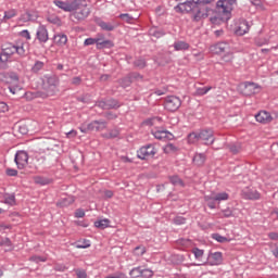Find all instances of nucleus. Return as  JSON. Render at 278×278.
Listing matches in <instances>:
<instances>
[{
    "label": "nucleus",
    "mask_w": 278,
    "mask_h": 278,
    "mask_svg": "<svg viewBox=\"0 0 278 278\" xmlns=\"http://www.w3.org/2000/svg\"><path fill=\"white\" fill-rule=\"evenodd\" d=\"M8 110V104H5V102H0V112L5 113Z\"/></svg>",
    "instance_id": "nucleus-63"
},
{
    "label": "nucleus",
    "mask_w": 278,
    "mask_h": 278,
    "mask_svg": "<svg viewBox=\"0 0 278 278\" xmlns=\"http://www.w3.org/2000/svg\"><path fill=\"white\" fill-rule=\"evenodd\" d=\"M161 124H162L161 117H153L150 119V125H152V126L161 125Z\"/></svg>",
    "instance_id": "nucleus-58"
},
{
    "label": "nucleus",
    "mask_w": 278,
    "mask_h": 278,
    "mask_svg": "<svg viewBox=\"0 0 278 278\" xmlns=\"http://www.w3.org/2000/svg\"><path fill=\"white\" fill-rule=\"evenodd\" d=\"M199 134H200V140H202L204 144H214V140H216L214 138V130L204 129V130H201Z\"/></svg>",
    "instance_id": "nucleus-15"
},
{
    "label": "nucleus",
    "mask_w": 278,
    "mask_h": 278,
    "mask_svg": "<svg viewBox=\"0 0 278 278\" xmlns=\"http://www.w3.org/2000/svg\"><path fill=\"white\" fill-rule=\"evenodd\" d=\"M169 181H170V184H173V186H182L184 187V181L180 180V178L178 176L169 177Z\"/></svg>",
    "instance_id": "nucleus-42"
},
{
    "label": "nucleus",
    "mask_w": 278,
    "mask_h": 278,
    "mask_svg": "<svg viewBox=\"0 0 278 278\" xmlns=\"http://www.w3.org/2000/svg\"><path fill=\"white\" fill-rule=\"evenodd\" d=\"M75 203V198L72 195H68L66 198L61 199L60 202H58L59 207H68V205H73Z\"/></svg>",
    "instance_id": "nucleus-26"
},
{
    "label": "nucleus",
    "mask_w": 278,
    "mask_h": 278,
    "mask_svg": "<svg viewBox=\"0 0 278 278\" xmlns=\"http://www.w3.org/2000/svg\"><path fill=\"white\" fill-rule=\"evenodd\" d=\"M16 14H18L16 9H10L9 11L4 12L3 20L4 21H10V18H14V16H16Z\"/></svg>",
    "instance_id": "nucleus-34"
},
{
    "label": "nucleus",
    "mask_w": 278,
    "mask_h": 278,
    "mask_svg": "<svg viewBox=\"0 0 278 278\" xmlns=\"http://www.w3.org/2000/svg\"><path fill=\"white\" fill-rule=\"evenodd\" d=\"M250 29L251 26L249 25V22H247V20H239L237 27L235 29V34L237 36H244V34H249Z\"/></svg>",
    "instance_id": "nucleus-16"
},
{
    "label": "nucleus",
    "mask_w": 278,
    "mask_h": 278,
    "mask_svg": "<svg viewBox=\"0 0 278 278\" xmlns=\"http://www.w3.org/2000/svg\"><path fill=\"white\" fill-rule=\"evenodd\" d=\"M42 90L38 91L37 97L47 99V97H54L60 90L58 89V78L55 76H45L42 79Z\"/></svg>",
    "instance_id": "nucleus-2"
},
{
    "label": "nucleus",
    "mask_w": 278,
    "mask_h": 278,
    "mask_svg": "<svg viewBox=\"0 0 278 278\" xmlns=\"http://www.w3.org/2000/svg\"><path fill=\"white\" fill-rule=\"evenodd\" d=\"M268 238H270V240H278V232H269Z\"/></svg>",
    "instance_id": "nucleus-64"
},
{
    "label": "nucleus",
    "mask_w": 278,
    "mask_h": 278,
    "mask_svg": "<svg viewBox=\"0 0 278 278\" xmlns=\"http://www.w3.org/2000/svg\"><path fill=\"white\" fill-rule=\"evenodd\" d=\"M211 53H215L216 55H222V53H226L223 56L225 62H232L233 60V51H231V47L227 42H218L210 47Z\"/></svg>",
    "instance_id": "nucleus-5"
},
{
    "label": "nucleus",
    "mask_w": 278,
    "mask_h": 278,
    "mask_svg": "<svg viewBox=\"0 0 278 278\" xmlns=\"http://www.w3.org/2000/svg\"><path fill=\"white\" fill-rule=\"evenodd\" d=\"M99 42L98 38H87L84 42L85 47H90V45H97Z\"/></svg>",
    "instance_id": "nucleus-49"
},
{
    "label": "nucleus",
    "mask_w": 278,
    "mask_h": 278,
    "mask_svg": "<svg viewBox=\"0 0 278 278\" xmlns=\"http://www.w3.org/2000/svg\"><path fill=\"white\" fill-rule=\"evenodd\" d=\"M29 129H31V124L29 122L23 123L18 126L20 134H23L24 136L29 134Z\"/></svg>",
    "instance_id": "nucleus-32"
},
{
    "label": "nucleus",
    "mask_w": 278,
    "mask_h": 278,
    "mask_svg": "<svg viewBox=\"0 0 278 278\" xmlns=\"http://www.w3.org/2000/svg\"><path fill=\"white\" fill-rule=\"evenodd\" d=\"M94 227L98 229H108L110 227V219H100L94 222Z\"/></svg>",
    "instance_id": "nucleus-28"
},
{
    "label": "nucleus",
    "mask_w": 278,
    "mask_h": 278,
    "mask_svg": "<svg viewBox=\"0 0 278 278\" xmlns=\"http://www.w3.org/2000/svg\"><path fill=\"white\" fill-rule=\"evenodd\" d=\"M205 160H207V157L205 156V154L203 153H197L194 156H193V164L195 166H203L205 164Z\"/></svg>",
    "instance_id": "nucleus-25"
},
{
    "label": "nucleus",
    "mask_w": 278,
    "mask_h": 278,
    "mask_svg": "<svg viewBox=\"0 0 278 278\" xmlns=\"http://www.w3.org/2000/svg\"><path fill=\"white\" fill-rule=\"evenodd\" d=\"M104 47H114V43L111 40H101L100 38H98V42H97V49H104Z\"/></svg>",
    "instance_id": "nucleus-29"
},
{
    "label": "nucleus",
    "mask_w": 278,
    "mask_h": 278,
    "mask_svg": "<svg viewBox=\"0 0 278 278\" xmlns=\"http://www.w3.org/2000/svg\"><path fill=\"white\" fill-rule=\"evenodd\" d=\"M118 129H113L110 134H105L104 138H118Z\"/></svg>",
    "instance_id": "nucleus-53"
},
{
    "label": "nucleus",
    "mask_w": 278,
    "mask_h": 278,
    "mask_svg": "<svg viewBox=\"0 0 278 278\" xmlns=\"http://www.w3.org/2000/svg\"><path fill=\"white\" fill-rule=\"evenodd\" d=\"M108 127V124L103 121H93L87 125V127L81 126L79 129L81 134H88V131H103Z\"/></svg>",
    "instance_id": "nucleus-7"
},
{
    "label": "nucleus",
    "mask_w": 278,
    "mask_h": 278,
    "mask_svg": "<svg viewBox=\"0 0 278 278\" xmlns=\"http://www.w3.org/2000/svg\"><path fill=\"white\" fill-rule=\"evenodd\" d=\"M208 264L210 266H219L223 264V253L215 252L208 256Z\"/></svg>",
    "instance_id": "nucleus-21"
},
{
    "label": "nucleus",
    "mask_w": 278,
    "mask_h": 278,
    "mask_svg": "<svg viewBox=\"0 0 278 278\" xmlns=\"http://www.w3.org/2000/svg\"><path fill=\"white\" fill-rule=\"evenodd\" d=\"M223 217L224 218H231L233 216V211L229 207L225 208L222 211Z\"/></svg>",
    "instance_id": "nucleus-45"
},
{
    "label": "nucleus",
    "mask_w": 278,
    "mask_h": 278,
    "mask_svg": "<svg viewBox=\"0 0 278 278\" xmlns=\"http://www.w3.org/2000/svg\"><path fill=\"white\" fill-rule=\"evenodd\" d=\"M212 3H214V0H189L175 7V11L191 12L193 21L199 22L214 14Z\"/></svg>",
    "instance_id": "nucleus-1"
},
{
    "label": "nucleus",
    "mask_w": 278,
    "mask_h": 278,
    "mask_svg": "<svg viewBox=\"0 0 278 278\" xmlns=\"http://www.w3.org/2000/svg\"><path fill=\"white\" fill-rule=\"evenodd\" d=\"M53 3L56 5V8L63 10V12H73L75 0H67L65 2L62 0H54Z\"/></svg>",
    "instance_id": "nucleus-17"
},
{
    "label": "nucleus",
    "mask_w": 278,
    "mask_h": 278,
    "mask_svg": "<svg viewBox=\"0 0 278 278\" xmlns=\"http://www.w3.org/2000/svg\"><path fill=\"white\" fill-rule=\"evenodd\" d=\"M175 225H186V218L181 217V216H177L174 219Z\"/></svg>",
    "instance_id": "nucleus-57"
},
{
    "label": "nucleus",
    "mask_w": 278,
    "mask_h": 278,
    "mask_svg": "<svg viewBox=\"0 0 278 278\" xmlns=\"http://www.w3.org/2000/svg\"><path fill=\"white\" fill-rule=\"evenodd\" d=\"M201 140L200 132H191L188 136V142L189 144H197Z\"/></svg>",
    "instance_id": "nucleus-30"
},
{
    "label": "nucleus",
    "mask_w": 278,
    "mask_h": 278,
    "mask_svg": "<svg viewBox=\"0 0 278 278\" xmlns=\"http://www.w3.org/2000/svg\"><path fill=\"white\" fill-rule=\"evenodd\" d=\"M229 200V193L227 192H213L208 195H204V201L210 207V210H216V202L220 203V201H228Z\"/></svg>",
    "instance_id": "nucleus-6"
},
{
    "label": "nucleus",
    "mask_w": 278,
    "mask_h": 278,
    "mask_svg": "<svg viewBox=\"0 0 278 278\" xmlns=\"http://www.w3.org/2000/svg\"><path fill=\"white\" fill-rule=\"evenodd\" d=\"M84 216H86V212L84 210H81V208L76 210V212H75L76 218H84Z\"/></svg>",
    "instance_id": "nucleus-60"
},
{
    "label": "nucleus",
    "mask_w": 278,
    "mask_h": 278,
    "mask_svg": "<svg viewBox=\"0 0 278 278\" xmlns=\"http://www.w3.org/2000/svg\"><path fill=\"white\" fill-rule=\"evenodd\" d=\"M53 40L56 47H64V45L68 42V37L64 34H58V35H54Z\"/></svg>",
    "instance_id": "nucleus-23"
},
{
    "label": "nucleus",
    "mask_w": 278,
    "mask_h": 278,
    "mask_svg": "<svg viewBox=\"0 0 278 278\" xmlns=\"http://www.w3.org/2000/svg\"><path fill=\"white\" fill-rule=\"evenodd\" d=\"M66 138H77V130L66 132Z\"/></svg>",
    "instance_id": "nucleus-62"
},
{
    "label": "nucleus",
    "mask_w": 278,
    "mask_h": 278,
    "mask_svg": "<svg viewBox=\"0 0 278 278\" xmlns=\"http://www.w3.org/2000/svg\"><path fill=\"white\" fill-rule=\"evenodd\" d=\"M0 244L3 247L4 251H12V241H10V239H2Z\"/></svg>",
    "instance_id": "nucleus-37"
},
{
    "label": "nucleus",
    "mask_w": 278,
    "mask_h": 278,
    "mask_svg": "<svg viewBox=\"0 0 278 278\" xmlns=\"http://www.w3.org/2000/svg\"><path fill=\"white\" fill-rule=\"evenodd\" d=\"M34 181H35V184H39L40 186H47V184H48L47 179H45L40 176L35 177Z\"/></svg>",
    "instance_id": "nucleus-51"
},
{
    "label": "nucleus",
    "mask_w": 278,
    "mask_h": 278,
    "mask_svg": "<svg viewBox=\"0 0 278 278\" xmlns=\"http://www.w3.org/2000/svg\"><path fill=\"white\" fill-rule=\"evenodd\" d=\"M15 53H18V55H25V52L27 51L25 43H22L21 46H15Z\"/></svg>",
    "instance_id": "nucleus-44"
},
{
    "label": "nucleus",
    "mask_w": 278,
    "mask_h": 278,
    "mask_svg": "<svg viewBox=\"0 0 278 278\" xmlns=\"http://www.w3.org/2000/svg\"><path fill=\"white\" fill-rule=\"evenodd\" d=\"M157 154V148L153 144H149L142 147L138 152L137 155L140 160H149V157H155Z\"/></svg>",
    "instance_id": "nucleus-8"
},
{
    "label": "nucleus",
    "mask_w": 278,
    "mask_h": 278,
    "mask_svg": "<svg viewBox=\"0 0 278 278\" xmlns=\"http://www.w3.org/2000/svg\"><path fill=\"white\" fill-rule=\"evenodd\" d=\"M72 16L76 21H86L92 12L86 0H74Z\"/></svg>",
    "instance_id": "nucleus-3"
},
{
    "label": "nucleus",
    "mask_w": 278,
    "mask_h": 278,
    "mask_svg": "<svg viewBox=\"0 0 278 278\" xmlns=\"http://www.w3.org/2000/svg\"><path fill=\"white\" fill-rule=\"evenodd\" d=\"M99 108H103V110H114L118 108V102L116 100H109L106 102H99Z\"/></svg>",
    "instance_id": "nucleus-24"
},
{
    "label": "nucleus",
    "mask_w": 278,
    "mask_h": 278,
    "mask_svg": "<svg viewBox=\"0 0 278 278\" xmlns=\"http://www.w3.org/2000/svg\"><path fill=\"white\" fill-rule=\"evenodd\" d=\"M42 68H45V63L42 61H37L34 64L31 71H33V73H38L39 71H42Z\"/></svg>",
    "instance_id": "nucleus-41"
},
{
    "label": "nucleus",
    "mask_w": 278,
    "mask_h": 278,
    "mask_svg": "<svg viewBox=\"0 0 278 278\" xmlns=\"http://www.w3.org/2000/svg\"><path fill=\"white\" fill-rule=\"evenodd\" d=\"M119 18H122V21H125V23H134V16L129 15L128 13L121 14Z\"/></svg>",
    "instance_id": "nucleus-43"
},
{
    "label": "nucleus",
    "mask_w": 278,
    "mask_h": 278,
    "mask_svg": "<svg viewBox=\"0 0 278 278\" xmlns=\"http://www.w3.org/2000/svg\"><path fill=\"white\" fill-rule=\"evenodd\" d=\"M14 162H15L17 168H20V170H22L23 168H25L27 166V164H29V155L27 154V152H25L23 150L17 151L15 154Z\"/></svg>",
    "instance_id": "nucleus-11"
},
{
    "label": "nucleus",
    "mask_w": 278,
    "mask_h": 278,
    "mask_svg": "<svg viewBox=\"0 0 278 278\" xmlns=\"http://www.w3.org/2000/svg\"><path fill=\"white\" fill-rule=\"evenodd\" d=\"M130 79H131V81H134V79H136V80L142 79V75H140L139 73H132V74H130Z\"/></svg>",
    "instance_id": "nucleus-61"
},
{
    "label": "nucleus",
    "mask_w": 278,
    "mask_h": 278,
    "mask_svg": "<svg viewBox=\"0 0 278 278\" xmlns=\"http://www.w3.org/2000/svg\"><path fill=\"white\" fill-rule=\"evenodd\" d=\"M38 20V11L26 10L18 17V23H29Z\"/></svg>",
    "instance_id": "nucleus-13"
},
{
    "label": "nucleus",
    "mask_w": 278,
    "mask_h": 278,
    "mask_svg": "<svg viewBox=\"0 0 278 278\" xmlns=\"http://www.w3.org/2000/svg\"><path fill=\"white\" fill-rule=\"evenodd\" d=\"M164 153H176L177 147L173 143H168L163 148Z\"/></svg>",
    "instance_id": "nucleus-39"
},
{
    "label": "nucleus",
    "mask_w": 278,
    "mask_h": 278,
    "mask_svg": "<svg viewBox=\"0 0 278 278\" xmlns=\"http://www.w3.org/2000/svg\"><path fill=\"white\" fill-rule=\"evenodd\" d=\"M236 0H219L216 5L224 12V14H230L233 8H236Z\"/></svg>",
    "instance_id": "nucleus-12"
},
{
    "label": "nucleus",
    "mask_w": 278,
    "mask_h": 278,
    "mask_svg": "<svg viewBox=\"0 0 278 278\" xmlns=\"http://www.w3.org/2000/svg\"><path fill=\"white\" fill-rule=\"evenodd\" d=\"M4 203L7 205H16V197H14V194H5Z\"/></svg>",
    "instance_id": "nucleus-35"
},
{
    "label": "nucleus",
    "mask_w": 278,
    "mask_h": 278,
    "mask_svg": "<svg viewBox=\"0 0 278 278\" xmlns=\"http://www.w3.org/2000/svg\"><path fill=\"white\" fill-rule=\"evenodd\" d=\"M192 253H193L195 260H201V257H203V250H200L199 248H194L192 250Z\"/></svg>",
    "instance_id": "nucleus-47"
},
{
    "label": "nucleus",
    "mask_w": 278,
    "mask_h": 278,
    "mask_svg": "<svg viewBox=\"0 0 278 278\" xmlns=\"http://www.w3.org/2000/svg\"><path fill=\"white\" fill-rule=\"evenodd\" d=\"M164 106L168 112H177L181 108V99L176 96H169L165 99Z\"/></svg>",
    "instance_id": "nucleus-9"
},
{
    "label": "nucleus",
    "mask_w": 278,
    "mask_h": 278,
    "mask_svg": "<svg viewBox=\"0 0 278 278\" xmlns=\"http://www.w3.org/2000/svg\"><path fill=\"white\" fill-rule=\"evenodd\" d=\"M175 51H186L190 49V45H188L186 41H178L174 43Z\"/></svg>",
    "instance_id": "nucleus-27"
},
{
    "label": "nucleus",
    "mask_w": 278,
    "mask_h": 278,
    "mask_svg": "<svg viewBox=\"0 0 278 278\" xmlns=\"http://www.w3.org/2000/svg\"><path fill=\"white\" fill-rule=\"evenodd\" d=\"M260 90V86H257L254 83H243L239 86V91L241 94H244V97H251L252 94H255Z\"/></svg>",
    "instance_id": "nucleus-10"
},
{
    "label": "nucleus",
    "mask_w": 278,
    "mask_h": 278,
    "mask_svg": "<svg viewBox=\"0 0 278 278\" xmlns=\"http://www.w3.org/2000/svg\"><path fill=\"white\" fill-rule=\"evenodd\" d=\"M212 90V87H200L195 89V97H203V94H207L208 91Z\"/></svg>",
    "instance_id": "nucleus-33"
},
{
    "label": "nucleus",
    "mask_w": 278,
    "mask_h": 278,
    "mask_svg": "<svg viewBox=\"0 0 278 278\" xmlns=\"http://www.w3.org/2000/svg\"><path fill=\"white\" fill-rule=\"evenodd\" d=\"M75 273L77 278H88V274L84 269H76Z\"/></svg>",
    "instance_id": "nucleus-52"
},
{
    "label": "nucleus",
    "mask_w": 278,
    "mask_h": 278,
    "mask_svg": "<svg viewBox=\"0 0 278 278\" xmlns=\"http://www.w3.org/2000/svg\"><path fill=\"white\" fill-rule=\"evenodd\" d=\"M150 36H154V38H162V33L157 30V28L150 29Z\"/></svg>",
    "instance_id": "nucleus-55"
},
{
    "label": "nucleus",
    "mask_w": 278,
    "mask_h": 278,
    "mask_svg": "<svg viewBox=\"0 0 278 278\" xmlns=\"http://www.w3.org/2000/svg\"><path fill=\"white\" fill-rule=\"evenodd\" d=\"M141 277H144V278L153 277V270H151V269H141Z\"/></svg>",
    "instance_id": "nucleus-50"
},
{
    "label": "nucleus",
    "mask_w": 278,
    "mask_h": 278,
    "mask_svg": "<svg viewBox=\"0 0 278 278\" xmlns=\"http://www.w3.org/2000/svg\"><path fill=\"white\" fill-rule=\"evenodd\" d=\"M99 27H101V29H103L104 31H114V29L116 28L114 24L106 22H99Z\"/></svg>",
    "instance_id": "nucleus-31"
},
{
    "label": "nucleus",
    "mask_w": 278,
    "mask_h": 278,
    "mask_svg": "<svg viewBox=\"0 0 278 278\" xmlns=\"http://www.w3.org/2000/svg\"><path fill=\"white\" fill-rule=\"evenodd\" d=\"M152 136L156 138V140H173L174 136L169 131L165 129H160L157 127L153 128L152 130Z\"/></svg>",
    "instance_id": "nucleus-14"
},
{
    "label": "nucleus",
    "mask_w": 278,
    "mask_h": 278,
    "mask_svg": "<svg viewBox=\"0 0 278 278\" xmlns=\"http://www.w3.org/2000/svg\"><path fill=\"white\" fill-rule=\"evenodd\" d=\"M256 123H261L262 125H268V123H273V115L266 111H260L255 115Z\"/></svg>",
    "instance_id": "nucleus-18"
},
{
    "label": "nucleus",
    "mask_w": 278,
    "mask_h": 278,
    "mask_svg": "<svg viewBox=\"0 0 278 278\" xmlns=\"http://www.w3.org/2000/svg\"><path fill=\"white\" fill-rule=\"evenodd\" d=\"M37 40H39V42H47V40H49V31H47L45 26H40L37 29Z\"/></svg>",
    "instance_id": "nucleus-22"
},
{
    "label": "nucleus",
    "mask_w": 278,
    "mask_h": 278,
    "mask_svg": "<svg viewBox=\"0 0 278 278\" xmlns=\"http://www.w3.org/2000/svg\"><path fill=\"white\" fill-rule=\"evenodd\" d=\"M5 173L9 177H16L18 175V170L14 168H7Z\"/></svg>",
    "instance_id": "nucleus-56"
},
{
    "label": "nucleus",
    "mask_w": 278,
    "mask_h": 278,
    "mask_svg": "<svg viewBox=\"0 0 278 278\" xmlns=\"http://www.w3.org/2000/svg\"><path fill=\"white\" fill-rule=\"evenodd\" d=\"M147 253V248L144 245H139L135 248L134 255L137 257H141V255H144Z\"/></svg>",
    "instance_id": "nucleus-36"
},
{
    "label": "nucleus",
    "mask_w": 278,
    "mask_h": 278,
    "mask_svg": "<svg viewBox=\"0 0 278 278\" xmlns=\"http://www.w3.org/2000/svg\"><path fill=\"white\" fill-rule=\"evenodd\" d=\"M30 262H35V264H39V262H47V257H42V256H31L29 258Z\"/></svg>",
    "instance_id": "nucleus-48"
},
{
    "label": "nucleus",
    "mask_w": 278,
    "mask_h": 278,
    "mask_svg": "<svg viewBox=\"0 0 278 278\" xmlns=\"http://www.w3.org/2000/svg\"><path fill=\"white\" fill-rule=\"evenodd\" d=\"M0 81L8 84L9 90L12 94H16L23 90V84L18 79V75L16 74H5L0 73Z\"/></svg>",
    "instance_id": "nucleus-4"
},
{
    "label": "nucleus",
    "mask_w": 278,
    "mask_h": 278,
    "mask_svg": "<svg viewBox=\"0 0 278 278\" xmlns=\"http://www.w3.org/2000/svg\"><path fill=\"white\" fill-rule=\"evenodd\" d=\"M256 45L257 47H264V45H268V39L266 38L256 39Z\"/></svg>",
    "instance_id": "nucleus-59"
},
{
    "label": "nucleus",
    "mask_w": 278,
    "mask_h": 278,
    "mask_svg": "<svg viewBox=\"0 0 278 278\" xmlns=\"http://www.w3.org/2000/svg\"><path fill=\"white\" fill-rule=\"evenodd\" d=\"M129 275L131 278L142 277V268L135 267L130 270Z\"/></svg>",
    "instance_id": "nucleus-38"
},
{
    "label": "nucleus",
    "mask_w": 278,
    "mask_h": 278,
    "mask_svg": "<svg viewBox=\"0 0 278 278\" xmlns=\"http://www.w3.org/2000/svg\"><path fill=\"white\" fill-rule=\"evenodd\" d=\"M14 53H16V46L8 45L0 54V62H8V59Z\"/></svg>",
    "instance_id": "nucleus-19"
},
{
    "label": "nucleus",
    "mask_w": 278,
    "mask_h": 278,
    "mask_svg": "<svg viewBox=\"0 0 278 278\" xmlns=\"http://www.w3.org/2000/svg\"><path fill=\"white\" fill-rule=\"evenodd\" d=\"M135 66H137V68H144V66H147V62L143 59H139L135 61Z\"/></svg>",
    "instance_id": "nucleus-54"
},
{
    "label": "nucleus",
    "mask_w": 278,
    "mask_h": 278,
    "mask_svg": "<svg viewBox=\"0 0 278 278\" xmlns=\"http://www.w3.org/2000/svg\"><path fill=\"white\" fill-rule=\"evenodd\" d=\"M76 249H90V240L84 239L83 241H78Z\"/></svg>",
    "instance_id": "nucleus-40"
},
{
    "label": "nucleus",
    "mask_w": 278,
    "mask_h": 278,
    "mask_svg": "<svg viewBox=\"0 0 278 278\" xmlns=\"http://www.w3.org/2000/svg\"><path fill=\"white\" fill-rule=\"evenodd\" d=\"M213 239L216 240L217 242H229V239H227V237H223L218 233H214L213 235Z\"/></svg>",
    "instance_id": "nucleus-46"
},
{
    "label": "nucleus",
    "mask_w": 278,
    "mask_h": 278,
    "mask_svg": "<svg viewBox=\"0 0 278 278\" xmlns=\"http://www.w3.org/2000/svg\"><path fill=\"white\" fill-rule=\"evenodd\" d=\"M242 197L249 201H257L261 197L260 191L255 189L245 188L242 190Z\"/></svg>",
    "instance_id": "nucleus-20"
}]
</instances>
